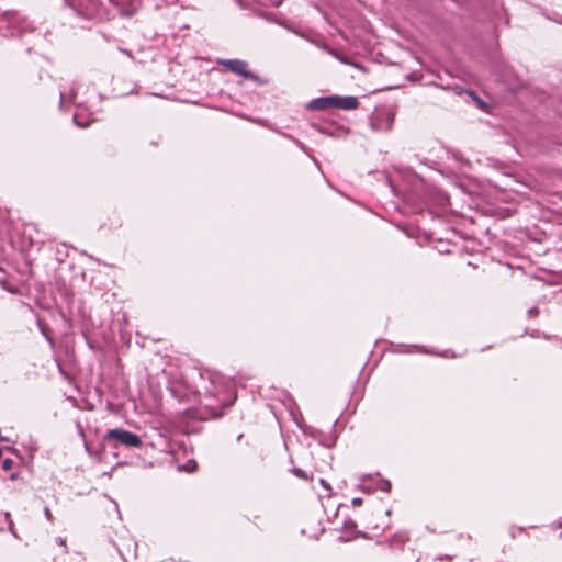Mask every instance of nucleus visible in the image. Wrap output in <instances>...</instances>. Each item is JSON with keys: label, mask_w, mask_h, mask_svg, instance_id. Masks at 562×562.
<instances>
[{"label": "nucleus", "mask_w": 562, "mask_h": 562, "mask_svg": "<svg viewBox=\"0 0 562 562\" xmlns=\"http://www.w3.org/2000/svg\"><path fill=\"white\" fill-rule=\"evenodd\" d=\"M18 477H19V473L18 472H13V473L10 474V480L11 481L16 480Z\"/></svg>", "instance_id": "4be33fe9"}, {"label": "nucleus", "mask_w": 562, "mask_h": 562, "mask_svg": "<svg viewBox=\"0 0 562 562\" xmlns=\"http://www.w3.org/2000/svg\"><path fill=\"white\" fill-rule=\"evenodd\" d=\"M33 31L32 22L18 10L0 12V32L7 37L21 36Z\"/></svg>", "instance_id": "f03ea898"}, {"label": "nucleus", "mask_w": 562, "mask_h": 562, "mask_svg": "<svg viewBox=\"0 0 562 562\" xmlns=\"http://www.w3.org/2000/svg\"><path fill=\"white\" fill-rule=\"evenodd\" d=\"M1 467H2V469H3L4 471H9V470H11V469H12V467H13V461H12L11 459H4V460L2 461Z\"/></svg>", "instance_id": "f3484780"}, {"label": "nucleus", "mask_w": 562, "mask_h": 562, "mask_svg": "<svg viewBox=\"0 0 562 562\" xmlns=\"http://www.w3.org/2000/svg\"><path fill=\"white\" fill-rule=\"evenodd\" d=\"M246 79H250L261 86L268 85V82H269V80L267 78H261L250 70L247 74Z\"/></svg>", "instance_id": "1a4fd4ad"}, {"label": "nucleus", "mask_w": 562, "mask_h": 562, "mask_svg": "<svg viewBox=\"0 0 562 562\" xmlns=\"http://www.w3.org/2000/svg\"><path fill=\"white\" fill-rule=\"evenodd\" d=\"M47 328L45 326H41V331L43 335H45L47 337V333H46Z\"/></svg>", "instance_id": "a878e982"}, {"label": "nucleus", "mask_w": 562, "mask_h": 562, "mask_svg": "<svg viewBox=\"0 0 562 562\" xmlns=\"http://www.w3.org/2000/svg\"><path fill=\"white\" fill-rule=\"evenodd\" d=\"M72 11L75 12V14L77 16H80L82 19H86V20H90L91 19V15L88 13V12H85L82 11L78 5H76L75 3H69L68 4Z\"/></svg>", "instance_id": "9d476101"}, {"label": "nucleus", "mask_w": 562, "mask_h": 562, "mask_svg": "<svg viewBox=\"0 0 562 562\" xmlns=\"http://www.w3.org/2000/svg\"><path fill=\"white\" fill-rule=\"evenodd\" d=\"M331 106L333 109H341V110H355L359 106V101L357 97L347 95H331Z\"/></svg>", "instance_id": "39448f33"}, {"label": "nucleus", "mask_w": 562, "mask_h": 562, "mask_svg": "<svg viewBox=\"0 0 562 562\" xmlns=\"http://www.w3.org/2000/svg\"><path fill=\"white\" fill-rule=\"evenodd\" d=\"M351 503H352L353 506H361L363 504V499L361 497H355L351 501Z\"/></svg>", "instance_id": "aec40b11"}, {"label": "nucleus", "mask_w": 562, "mask_h": 562, "mask_svg": "<svg viewBox=\"0 0 562 562\" xmlns=\"http://www.w3.org/2000/svg\"><path fill=\"white\" fill-rule=\"evenodd\" d=\"M220 64L228 71L246 78L248 70V63L241 59H224Z\"/></svg>", "instance_id": "20e7f679"}, {"label": "nucleus", "mask_w": 562, "mask_h": 562, "mask_svg": "<svg viewBox=\"0 0 562 562\" xmlns=\"http://www.w3.org/2000/svg\"><path fill=\"white\" fill-rule=\"evenodd\" d=\"M357 537H362V538H368L367 533L366 532H362V531H358L355 536L352 537H347V538H342L340 537V540L344 541V542H347V541H350Z\"/></svg>", "instance_id": "dca6fc26"}, {"label": "nucleus", "mask_w": 562, "mask_h": 562, "mask_svg": "<svg viewBox=\"0 0 562 562\" xmlns=\"http://www.w3.org/2000/svg\"><path fill=\"white\" fill-rule=\"evenodd\" d=\"M527 313H528L529 318H535L539 315V308L533 306V307L529 308Z\"/></svg>", "instance_id": "a211bd4d"}, {"label": "nucleus", "mask_w": 562, "mask_h": 562, "mask_svg": "<svg viewBox=\"0 0 562 562\" xmlns=\"http://www.w3.org/2000/svg\"><path fill=\"white\" fill-rule=\"evenodd\" d=\"M318 131L325 135H328V136H335V131L333 127L330 126H326V125H319L317 126Z\"/></svg>", "instance_id": "ddd939ff"}, {"label": "nucleus", "mask_w": 562, "mask_h": 562, "mask_svg": "<svg viewBox=\"0 0 562 562\" xmlns=\"http://www.w3.org/2000/svg\"><path fill=\"white\" fill-rule=\"evenodd\" d=\"M114 216L115 217L109 224L110 229L121 227V225H122V220L115 212H114Z\"/></svg>", "instance_id": "f8f14e48"}, {"label": "nucleus", "mask_w": 562, "mask_h": 562, "mask_svg": "<svg viewBox=\"0 0 562 562\" xmlns=\"http://www.w3.org/2000/svg\"><path fill=\"white\" fill-rule=\"evenodd\" d=\"M321 442H322L324 446H326V447H330V446H333V443H334V441H333V440H330V441H321Z\"/></svg>", "instance_id": "b1692460"}, {"label": "nucleus", "mask_w": 562, "mask_h": 562, "mask_svg": "<svg viewBox=\"0 0 562 562\" xmlns=\"http://www.w3.org/2000/svg\"><path fill=\"white\" fill-rule=\"evenodd\" d=\"M459 94L465 93L469 95L476 104V106L483 111L487 109V103L483 101L474 91L469 89L461 88L458 92Z\"/></svg>", "instance_id": "0eeeda50"}, {"label": "nucleus", "mask_w": 562, "mask_h": 562, "mask_svg": "<svg viewBox=\"0 0 562 562\" xmlns=\"http://www.w3.org/2000/svg\"><path fill=\"white\" fill-rule=\"evenodd\" d=\"M44 515L45 517L47 518L48 521L53 522L54 521V516L50 512V509L48 507H45L44 508Z\"/></svg>", "instance_id": "6ab92c4d"}, {"label": "nucleus", "mask_w": 562, "mask_h": 562, "mask_svg": "<svg viewBox=\"0 0 562 562\" xmlns=\"http://www.w3.org/2000/svg\"><path fill=\"white\" fill-rule=\"evenodd\" d=\"M104 445H105V442H102L99 445L98 449H94L91 443L85 442L86 450L91 456L103 452L105 449Z\"/></svg>", "instance_id": "6e6552de"}, {"label": "nucleus", "mask_w": 562, "mask_h": 562, "mask_svg": "<svg viewBox=\"0 0 562 562\" xmlns=\"http://www.w3.org/2000/svg\"><path fill=\"white\" fill-rule=\"evenodd\" d=\"M319 483H321V484L323 485V487H324V488H326L327 491H330V490H331L330 485L326 482V480L321 479V480H319Z\"/></svg>", "instance_id": "412c9836"}, {"label": "nucleus", "mask_w": 562, "mask_h": 562, "mask_svg": "<svg viewBox=\"0 0 562 562\" xmlns=\"http://www.w3.org/2000/svg\"><path fill=\"white\" fill-rule=\"evenodd\" d=\"M56 541H57V543H58V544H60V546H66V540H65V539H63V538H60V537H59V538H57V540H56Z\"/></svg>", "instance_id": "5701e85b"}, {"label": "nucleus", "mask_w": 562, "mask_h": 562, "mask_svg": "<svg viewBox=\"0 0 562 562\" xmlns=\"http://www.w3.org/2000/svg\"><path fill=\"white\" fill-rule=\"evenodd\" d=\"M392 484L389 480H381L379 483V488L383 492H390Z\"/></svg>", "instance_id": "4468645a"}, {"label": "nucleus", "mask_w": 562, "mask_h": 562, "mask_svg": "<svg viewBox=\"0 0 562 562\" xmlns=\"http://www.w3.org/2000/svg\"><path fill=\"white\" fill-rule=\"evenodd\" d=\"M357 528V522L352 519H347L345 520L344 522V529L346 530H356Z\"/></svg>", "instance_id": "2eb2a0df"}, {"label": "nucleus", "mask_w": 562, "mask_h": 562, "mask_svg": "<svg viewBox=\"0 0 562 562\" xmlns=\"http://www.w3.org/2000/svg\"><path fill=\"white\" fill-rule=\"evenodd\" d=\"M0 271H2V269L0 268Z\"/></svg>", "instance_id": "cd10ccee"}, {"label": "nucleus", "mask_w": 562, "mask_h": 562, "mask_svg": "<svg viewBox=\"0 0 562 562\" xmlns=\"http://www.w3.org/2000/svg\"><path fill=\"white\" fill-rule=\"evenodd\" d=\"M102 441L109 443L112 448H117L119 446L138 448L143 443L138 435L123 428L108 430L104 434Z\"/></svg>", "instance_id": "7ed1b4c3"}, {"label": "nucleus", "mask_w": 562, "mask_h": 562, "mask_svg": "<svg viewBox=\"0 0 562 562\" xmlns=\"http://www.w3.org/2000/svg\"><path fill=\"white\" fill-rule=\"evenodd\" d=\"M331 103H333L331 95L319 97V98L313 99L307 104V109L312 110V111H324V110L333 109Z\"/></svg>", "instance_id": "423d86ee"}, {"label": "nucleus", "mask_w": 562, "mask_h": 562, "mask_svg": "<svg viewBox=\"0 0 562 562\" xmlns=\"http://www.w3.org/2000/svg\"><path fill=\"white\" fill-rule=\"evenodd\" d=\"M74 121L76 122L77 125L82 126V127L85 126L83 124H80L77 122V116H74Z\"/></svg>", "instance_id": "bb28decb"}, {"label": "nucleus", "mask_w": 562, "mask_h": 562, "mask_svg": "<svg viewBox=\"0 0 562 562\" xmlns=\"http://www.w3.org/2000/svg\"><path fill=\"white\" fill-rule=\"evenodd\" d=\"M237 398L232 382H215L212 380V390H207L201 401L203 419L221 418L231 408Z\"/></svg>", "instance_id": "f257e3e1"}, {"label": "nucleus", "mask_w": 562, "mask_h": 562, "mask_svg": "<svg viewBox=\"0 0 562 562\" xmlns=\"http://www.w3.org/2000/svg\"><path fill=\"white\" fill-rule=\"evenodd\" d=\"M64 99H65V95L64 93L61 92L60 93V99H59V105L63 106L64 105Z\"/></svg>", "instance_id": "393cba45"}, {"label": "nucleus", "mask_w": 562, "mask_h": 562, "mask_svg": "<svg viewBox=\"0 0 562 562\" xmlns=\"http://www.w3.org/2000/svg\"><path fill=\"white\" fill-rule=\"evenodd\" d=\"M291 472H292L295 476H297V477H300V479H302V480H304V481H311V480L313 479V477H312V475L310 476V475L307 474V472H306V471H304V470H302L301 468H293V469L291 470Z\"/></svg>", "instance_id": "9b49d317"}]
</instances>
